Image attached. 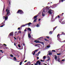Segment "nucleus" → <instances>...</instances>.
<instances>
[{
    "label": "nucleus",
    "mask_w": 65,
    "mask_h": 65,
    "mask_svg": "<svg viewBox=\"0 0 65 65\" xmlns=\"http://www.w3.org/2000/svg\"><path fill=\"white\" fill-rule=\"evenodd\" d=\"M20 13V14H24V12L21 9H19L17 12V13Z\"/></svg>",
    "instance_id": "1"
},
{
    "label": "nucleus",
    "mask_w": 65,
    "mask_h": 65,
    "mask_svg": "<svg viewBox=\"0 0 65 65\" xmlns=\"http://www.w3.org/2000/svg\"><path fill=\"white\" fill-rule=\"evenodd\" d=\"M39 64V65H40L41 64V62L39 60H38L36 62V63L34 64L35 65H38Z\"/></svg>",
    "instance_id": "2"
},
{
    "label": "nucleus",
    "mask_w": 65,
    "mask_h": 65,
    "mask_svg": "<svg viewBox=\"0 0 65 65\" xmlns=\"http://www.w3.org/2000/svg\"><path fill=\"white\" fill-rule=\"evenodd\" d=\"M6 12H7V15H8L10 14V10L9 9L8 10V9H7L6 11Z\"/></svg>",
    "instance_id": "3"
},
{
    "label": "nucleus",
    "mask_w": 65,
    "mask_h": 65,
    "mask_svg": "<svg viewBox=\"0 0 65 65\" xmlns=\"http://www.w3.org/2000/svg\"><path fill=\"white\" fill-rule=\"evenodd\" d=\"M34 42H35L36 43H41L43 45H44V43L43 42H39V41L35 40Z\"/></svg>",
    "instance_id": "4"
},
{
    "label": "nucleus",
    "mask_w": 65,
    "mask_h": 65,
    "mask_svg": "<svg viewBox=\"0 0 65 65\" xmlns=\"http://www.w3.org/2000/svg\"><path fill=\"white\" fill-rule=\"evenodd\" d=\"M42 16L43 17H44L45 14V10H44L43 11V12H42Z\"/></svg>",
    "instance_id": "5"
},
{
    "label": "nucleus",
    "mask_w": 65,
    "mask_h": 65,
    "mask_svg": "<svg viewBox=\"0 0 65 65\" xmlns=\"http://www.w3.org/2000/svg\"><path fill=\"white\" fill-rule=\"evenodd\" d=\"M38 51V49H37L35 50V51L32 52V54H33V55L34 56L35 55V52H37Z\"/></svg>",
    "instance_id": "6"
},
{
    "label": "nucleus",
    "mask_w": 65,
    "mask_h": 65,
    "mask_svg": "<svg viewBox=\"0 0 65 65\" xmlns=\"http://www.w3.org/2000/svg\"><path fill=\"white\" fill-rule=\"evenodd\" d=\"M13 36V32H11L10 33L8 37H11V36L12 35Z\"/></svg>",
    "instance_id": "7"
},
{
    "label": "nucleus",
    "mask_w": 65,
    "mask_h": 65,
    "mask_svg": "<svg viewBox=\"0 0 65 65\" xmlns=\"http://www.w3.org/2000/svg\"><path fill=\"white\" fill-rule=\"evenodd\" d=\"M48 13L50 14H52V13H53V10L51 9H50L48 11Z\"/></svg>",
    "instance_id": "8"
},
{
    "label": "nucleus",
    "mask_w": 65,
    "mask_h": 65,
    "mask_svg": "<svg viewBox=\"0 0 65 65\" xmlns=\"http://www.w3.org/2000/svg\"><path fill=\"white\" fill-rule=\"evenodd\" d=\"M9 15H6V17H5V21H6L7 19H8V17L9 16Z\"/></svg>",
    "instance_id": "9"
},
{
    "label": "nucleus",
    "mask_w": 65,
    "mask_h": 65,
    "mask_svg": "<svg viewBox=\"0 0 65 65\" xmlns=\"http://www.w3.org/2000/svg\"><path fill=\"white\" fill-rule=\"evenodd\" d=\"M27 25H28V23L26 24L25 25H22V26H21L20 28H21V29H22V27H25L26 26H27Z\"/></svg>",
    "instance_id": "10"
},
{
    "label": "nucleus",
    "mask_w": 65,
    "mask_h": 65,
    "mask_svg": "<svg viewBox=\"0 0 65 65\" xmlns=\"http://www.w3.org/2000/svg\"><path fill=\"white\" fill-rule=\"evenodd\" d=\"M31 64V62L30 61H28L27 62V64L26 63V65H30Z\"/></svg>",
    "instance_id": "11"
},
{
    "label": "nucleus",
    "mask_w": 65,
    "mask_h": 65,
    "mask_svg": "<svg viewBox=\"0 0 65 65\" xmlns=\"http://www.w3.org/2000/svg\"><path fill=\"white\" fill-rule=\"evenodd\" d=\"M57 18H58V19H59V18H60V15H58L57 17H56L55 18V19H57Z\"/></svg>",
    "instance_id": "12"
},
{
    "label": "nucleus",
    "mask_w": 65,
    "mask_h": 65,
    "mask_svg": "<svg viewBox=\"0 0 65 65\" xmlns=\"http://www.w3.org/2000/svg\"><path fill=\"white\" fill-rule=\"evenodd\" d=\"M27 24H28V27H29L30 26V25L31 24V23L29 22L28 23H27Z\"/></svg>",
    "instance_id": "13"
},
{
    "label": "nucleus",
    "mask_w": 65,
    "mask_h": 65,
    "mask_svg": "<svg viewBox=\"0 0 65 65\" xmlns=\"http://www.w3.org/2000/svg\"><path fill=\"white\" fill-rule=\"evenodd\" d=\"M27 29H28V30H29V31H31V28H28Z\"/></svg>",
    "instance_id": "14"
},
{
    "label": "nucleus",
    "mask_w": 65,
    "mask_h": 65,
    "mask_svg": "<svg viewBox=\"0 0 65 65\" xmlns=\"http://www.w3.org/2000/svg\"><path fill=\"white\" fill-rule=\"evenodd\" d=\"M57 56L55 55V59L57 61Z\"/></svg>",
    "instance_id": "15"
},
{
    "label": "nucleus",
    "mask_w": 65,
    "mask_h": 65,
    "mask_svg": "<svg viewBox=\"0 0 65 65\" xmlns=\"http://www.w3.org/2000/svg\"><path fill=\"white\" fill-rule=\"evenodd\" d=\"M28 37H29L30 38H31V35H30V34H29L28 35Z\"/></svg>",
    "instance_id": "16"
},
{
    "label": "nucleus",
    "mask_w": 65,
    "mask_h": 65,
    "mask_svg": "<svg viewBox=\"0 0 65 65\" xmlns=\"http://www.w3.org/2000/svg\"><path fill=\"white\" fill-rule=\"evenodd\" d=\"M13 59L14 60H15L16 61H17V58H16V57H13Z\"/></svg>",
    "instance_id": "17"
},
{
    "label": "nucleus",
    "mask_w": 65,
    "mask_h": 65,
    "mask_svg": "<svg viewBox=\"0 0 65 65\" xmlns=\"http://www.w3.org/2000/svg\"><path fill=\"white\" fill-rule=\"evenodd\" d=\"M37 20V18L35 19V20H34L33 22H36V20Z\"/></svg>",
    "instance_id": "18"
},
{
    "label": "nucleus",
    "mask_w": 65,
    "mask_h": 65,
    "mask_svg": "<svg viewBox=\"0 0 65 65\" xmlns=\"http://www.w3.org/2000/svg\"><path fill=\"white\" fill-rule=\"evenodd\" d=\"M52 7H56V6L55 4H54L52 6Z\"/></svg>",
    "instance_id": "19"
},
{
    "label": "nucleus",
    "mask_w": 65,
    "mask_h": 65,
    "mask_svg": "<svg viewBox=\"0 0 65 65\" xmlns=\"http://www.w3.org/2000/svg\"><path fill=\"white\" fill-rule=\"evenodd\" d=\"M37 18V15H36L34 17V19H36V18Z\"/></svg>",
    "instance_id": "20"
},
{
    "label": "nucleus",
    "mask_w": 65,
    "mask_h": 65,
    "mask_svg": "<svg viewBox=\"0 0 65 65\" xmlns=\"http://www.w3.org/2000/svg\"><path fill=\"white\" fill-rule=\"evenodd\" d=\"M54 18L53 17H52L51 20L52 21H54Z\"/></svg>",
    "instance_id": "21"
},
{
    "label": "nucleus",
    "mask_w": 65,
    "mask_h": 65,
    "mask_svg": "<svg viewBox=\"0 0 65 65\" xmlns=\"http://www.w3.org/2000/svg\"><path fill=\"white\" fill-rule=\"evenodd\" d=\"M44 40L45 41H49V40H47L46 38L44 39Z\"/></svg>",
    "instance_id": "22"
},
{
    "label": "nucleus",
    "mask_w": 65,
    "mask_h": 65,
    "mask_svg": "<svg viewBox=\"0 0 65 65\" xmlns=\"http://www.w3.org/2000/svg\"><path fill=\"white\" fill-rule=\"evenodd\" d=\"M4 25H5V24H3V25H2L0 27H3V26H4Z\"/></svg>",
    "instance_id": "23"
},
{
    "label": "nucleus",
    "mask_w": 65,
    "mask_h": 65,
    "mask_svg": "<svg viewBox=\"0 0 65 65\" xmlns=\"http://www.w3.org/2000/svg\"><path fill=\"white\" fill-rule=\"evenodd\" d=\"M43 59H45L46 58V56H44L43 57Z\"/></svg>",
    "instance_id": "24"
},
{
    "label": "nucleus",
    "mask_w": 65,
    "mask_h": 65,
    "mask_svg": "<svg viewBox=\"0 0 65 65\" xmlns=\"http://www.w3.org/2000/svg\"><path fill=\"white\" fill-rule=\"evenodd\" d=\"M18 46L20 48L21 47V45L20 44H19L18 45Z\"/></svg>",
    "instance_id": "25"
},
{
    "label": "nucleus",
    "mask_w": 65,
    "mask_h": 65,
    "mask_svg": "<svg viewBox=\"0 0 65 65\" xmlns=\"http://www.w3.org/2000/svg\"><path fill=\"white\" fill-rule=\"evenodd\" d=\"M57 26H56V27H54V28H53L54 31V30H55V29H56V28H57Z\"/></svg>",
    "instance_id": "26"
},
{
    "label": "nucleus",
    "mask_w": 65,
    "mask_h": 65,
    "mask_svg": "<svg viewBox=\"0 0 65 65\" xmlns=\"http://www.w3.org/2000/svg\"><path fill=\"white\" fill-rule=\"evenodd\" d=\"M60 35L59 34H58V35H57V38H59V37H60V36H59V35Z\"/></svg>",
    "instance_id": "27"
},
{
    "label": "nucleus",
    "mask_w": 65,
    "mask_h": 65,
    "mask_svg": "<svg viewBox=\"0 0 65 65\" xmlns=\"http://www.w3.org/2000/svg\"><path fill=\"white\" fill-rule=\"evenodd\" d=\"M49 34H52V31H51L49 32Z\"/></svg>",
    "instance_id": "28"
},
{
    "label": "nucleus",
    "mask_w": 65,
    "mask_h": 65,
    "mask_svg": "<svg viewBox=\"0 0 65 65\" xmlns=\"http://www.w3.org/2000/svg\"><path fill=\"white\" fill-rule=\"evenodd\" d=\"M48 55H52V53H50H50L48 54Z\"/></svg>",
    "instance_id": "29"
},
{
    "label": "nucleus",
    "mask_w": 65,
    "mask_h": 65,
    "mask_svg": "<svg viewBox=\"0 0 65 65\" xmlns=\"http://www.w3.org/2000/svg\"><path fill=\"white\" fill-rule=\"evenodd\" d=\"M36 27H39V24H37L36 25Z\"/></svg>",
    "instance_id": "30"
},
{
    "label": "nucleus",
    "mask_w": 65,
    "mask_h": 65,
    "mask_svg": "<svg viewBox=\"0 0 65 65\" xmlns=\"http://www.w3.org/2000/svg\"><path fill=\"white\" fill-rule=\"evenodd\" d=\"M40 61H41V62H44V60H40Z\"/></svg>",
    "instance_id": "31"
},
{
    "label": "nucleus",
    "mask_w": 65,
    "mask_h": 65,
    "mask_svg": "<svg viewBox=\"0 0 65 65\" xmlns=\"http://www.w3.org/2000/svg\"><path fill=\"white\" fill-rule=\"evenodd\" d=\"M40 12H39L38 14L37 15V17H38V16H39V15L40 14Z\"/></svg>",
    "instance_id": "32"
},
{
    "label": "nucleus",
    "mask_w": 65,
    "mask_h": 65,
    "mask_svg": "<svg viewBox=\"0 0 65 65\" xmlns=\"http://www.w3.org/2000/svg\"><path fill=\"white\" fill-rule=\"evenodd\" d=\"M50 59L49 58L48 59H47V60L46 61L47 62L48 61H50Z\"/></svg>",
    "instance_id": "33"
},
{
    "label": "nucleus",
    "mask_w": 65,
    "mask_h": 65,
    "mask_svg": "<svg viewBox=\"0 0 65 65\" xmlns=\"http://www.w3.org/2000/svg\"><path fill=\"white\" fill-rule=\"evenodd\" d=\"M22 62L21 61L20 63V65H22Z\"/></svg>",
    "instance_id": "34"
},
{
    "label": "nucleus",
    "mask_w": 65,
    "mask_h": 65,
    "mask_svg": "<svg viewBox=\"0 0 65 65\" xmlns=\"http://www.w3.org/2000/svg\"><path fill=\"white\" fill-rule=\"evenodd\" d=\"M10 56L12 57H13V55L12 54L10 55Z\"/></svg>",
    "instance_id": "35"
},
{
    "label": "nucleus",
    "mask_w": 65,
    "mask_h": 65,
    "mask_svg": "<svg viewBox=\"0 0 65 65\" xmlns=\"http://www.w3.org/2000/svg\"><path fill=\"white\" fill-rule=\"evenodd\" d=\"M35 55L37 56H39V54H38V53H37V54H36Z\"/></svg>",
    "instance_id": "36"
},
{
    "label": "nucleus",
    "mask_w": 65,
    "mask_h": 65,
    "mask_svg": "<svg viewBox=\"0 0 65 65\" xmlns=\"http://www.w3.org/2000/svg\"><path fill=\"white\" fill-rule=\"evenodd\" d=\"M58 61L59 62H60V58H59L58 60Z\"/></svg>",
    "instance_id": "37"
},
{
    "label": "nucleus",
    "mask_w": 65,
    "mask_h": 65,
    "mask_svg": "<svg viewBox=\"0 0 65 65\" xmlns=\"http://www.w3.org/2000/svg\"><path fill=\"white\" fill-rule=\"evenodd\" d=\"M57 55H61V53H57Z\"/></svg>",
    "instance_id": "38"
},
{
    "label": "nucleus",
    "mask_w": 65,
    "mask_h": 65,
    "mask_svg": "<svg viewBox=\"0 0 65 65\" xmlns=\"http://www.w3.org/2000/svg\"><path fill=\"white\" fill-rule=\"evenodd\" d=\"M50 47V46L49 45H48L47 46V47L48 48H49V47Z\"/></svg>",
    "instance_id": "39"
},
{
    "label": "nucleus",
    "mask_w": 65,
    "mask_h": 65,
    "mask_svg": "<svg viewBox=\"0 0 65 65\" xmlns=\"http://www.w3.org/2000/svg\"><path fill=\"white\" fill-rule=\"evenodd\" d=\"M43 37H41L39 38V39H40L41 38H42V39L43 38Z\"/></svg>",
    "instance_id": "40"
},
{
    "label": "nucleus",
    "mask_w": 65,
    "mask_h": 65,
    "mask_svg": "<svg viewBox=\"0 0 65 65\" xmlns=\"http://www.w3.org/2000/svg\"><path fill=\"white\" fill-rule=\"evenodd\" d=\"M52 52H56V51H55V50H53L52 51Z\"/></svg>",
    "instance_id": "41"
},
{
    "label": "nucleus",
    "mask_w": 65,
    "mask_h": 65,
    "mask_svg": "<svg viewBox=\"0 0 65 65\" xmlns=\"http://www.w3.org/2000/svg\"><path fill=\"white\" fill-rule=\"evenodd\" d=\"M18 32L19 33H20V34H21V31H19Z\"/></svg>",
    "instance_id": "42"
},
{
    "label": "nucleus",
    "mask_w": 65,
    "mask_h": 65,
    "mask_svg": "<svg viewBox=\"0 0 65 65\" xmlns=\"http://www.w3.org/2000/svg\"><path fill=\"white\" fill-rule=\"evenodd\" d=\"M46 37L47 38H48H48H50V37H49L48 36H46Z\"/></svg>",
    "instance_id": "43"
},
{
    "label": "nucleus",
    "mask_w": 65,
    "mask_h": 65,
    "mask_svg": "<svg viewBox=\"0 0 65 65\" xmlns=\"http://www.w3.org/2000/svg\"><path fill=\"white\" fill-rule=\"evenodd\" d=\"M65 58H64V59H63L62 60H61V61H65Z\"/></svg>",
    "instance_id": "44"
},
{
    "label": "nucleus",
    "mask_w": 65,
    "mask_h": 65,
    "mask_svg": "<svg viewBox=\"0 0 65 65\" xmlns=\"http://www.w3.org/2000/svg\"><path fill=\"white\" fill-rule=\"evenodd\" d=\"M14 45H15V46H17L16 45V44H15V42L14 43Z\"/></svg>",
    "instance_id": "45"
},
{
    "label": "nucleus",
    "mask_w": 65,
    "mask_h": 65,
    "mask_svg": "<svg viewBox=\"0 0 65 65\" xmlns=\"http://www.w3.org/2000/svg\"><path fill=\"white\" fill-rule=\"evenodd\" d=\"M17 33H18V32L17 31H16L15 32H14L15 34Z\"/></svg>",
    "instance_id": "46"
},
{
    "label": "nucleus",
    "mask_w": 65,
    "mask_h": 65,
    "mask_svg": "<svg viewBox=\"0 0 65 65\" xmlns=\"http://www.w3.org/2000/svg\"><path fill=\"white\" fill-rule=\"evenodd\" d=\"M40 51H39V52L38 53V55H39V54H40Z\"/></svg>",
    "instance_id": "47"
},
{
    "label": "nucleus",
    "mask_w": 65,
    "mask_h": 65,
    "mask_svg": "<svg viewBox=\"0 0 65 65\" xmlns=\"http://www.w3.org/2000/svg\"><path fill=\"white\" fill-rule=\"evenodd\" d=\"M5 13V11H3V13H2L3 14Z\"/></svg>",
    "instance_id": "48"
},
{
    "label": "nucleus",
    "mask_w": 65,
    "mask_h": 65,
    "mask_svg": "<svg viewBox=\"0 0 65 65\" xmlns=\"http://www.w3.org/2000/svg\"><path fill=\"white\" fill-rule=\"evenodd\" d=\"M38 45H40V44H37L35 45V46H37Z\"/></svg>",
    "instance_id": "49"
},
{
    "label": "nucleus",
    "mask_w": 65,
    "mask_h": 65,
    "mask_svg": "<svg viewBox=\"0 0 65 65\" xmlns=\"http://www.w3.org/2000/svg\"><path fill=\"white\" fill-rule=\"evenodd\" d=\"M21 28L20 27H19L18 28V30H20Z\"/></svg>",
    "instance_id": "50"
},
{
    "label": "nucleus",
    "mask_w": 65,
    "mask_h": 65,
    "mask_svg": "<svg viewBox=\"0 0 65 65\" xmlns=\"http://www.w3.org/2000/svg\"><path fill=\"white\" fill-rule=\"evenodd\" d=\"M63 14H64V13H62V14H61V15L62 16H63Z\"/></svg>",
    "instance_id": "51"
},
{
    "label": "nucleus",
    "mask_w": 65,
    "mask_h": 65,
    "mask_svg": "<svg viewBox=\"0 0 65 65\" xmlns=\"http://www.w3.org/2000/svg\"><path fill=\"white\" fill-rule=\"evenodd\" d=\"M3 45H5V46H7V45L4 44H3Z\"/></svg>",
    "instance_id": "52"
},
{
    "label": "nucleus",
    "mask_w": 65,
    "mask_h": 65,
    "mask_svg": "<svg viewBox=\"0 0 65 65\" xmlns=\"http://www.w3.org/2000/svg\"><path fill=\"white\" fill-rule=\"evenodd\" d=\"M27 30H26V29H25L24 30V31H25V32L26 31H27Z\"/></svg>",
    "instance_id": "53"
},
{
    "label": "nucleus",
    "mask_w": 65,
    "mask_h": 65,
    "mask_svg": "<svg viewBox=\"0 0 65 65\" xmlns=\"http://www.w3.org/2000/svg\"><path fill=\"white\" fill-rule=\"evenodd\" d=\"M62 34H63V35H65V34L64 33V32H62Z\"/></svg>",
    "instance_id": "54"
},
{
    "label": "nucleus",
    "mask_w": 65,
    "mask_h": 65,
    "mask_svg": "<svg viewBox=\"0 0 65 65\" xmlns=\"http://www.w3.org/2000/svg\"><path fill=\"white\" fill-rule=\"evenodd\" d=\"M37 59H39V57H37Z\"/></svg>",
    "instance_id": "55"
},
{
    "label": "nucleus",
    "mask_w": 65,
    "mask_h": 65,
    "mask_svg": "<svg viewBox=\"0 0 65 65\" xmlns=\"http://www.w3.org/2000/svg\"><path fill=\"white\" fill-rule=\"evenodd\" d=\"M41 20V19H39V21H40Z\"/></svg>",
    "instance_id": "56"
},
{
    "label": "nucleus",
    "mask_w": 65,
    "mask_h": 65,
    "mask_svg": "<svg viewBox=\"0 0 65 65\" xmlns=\"http://www.w3.org/2000/svg\"><path fill=\"white\" fill-rule=\"evenodd\" d=\"M3 11H4V9H3Z\"/></svg>",
    "instance_id": "57"
},
{
    "label": "nucleus",
    "mask_w": 65,
    "mask_h": 65,
    "mask_svg": "<svg viewBox=\"0 0 65 65\" xmlns=\"http://www.w3.org/2000/svg\"><path fill=\"white\" fill-rule=\"evenodd\" d=\"M27 60H26L24 61V62H27Z\"/></svg>",
    "instance_id": "58"
},
{
    "label": "nucleus",
    "mask_w": 65,
    "mask_h": 65,
    "mask_svg": "<svg viewBox=\"0 0 65 65\" xmlns=\"http://www.w3.org/2000/svg\"><path fill=\"white\" fill-rule=\"evenodd\" d=\"M4 8L3 9H4L5 8V6H4L5 5H4Z\"/></svg>",
    "instance_id": "59"
},
{
    "label": "nucleus",
    "mask_w": 65,
    "mask_h": 65,
    "mask_svg": "<svg viewBox=\"0 0 65 65\" xmlns=\"http://www.w3.org/2000/svg\"><path fill=\"white\" fill-rule=\"evenodd\" d=\"M14 39H15V40H17V39L16 38H15V37H14Z\"/></svg>",
    "instance_id": "60"
},
{
    "label": "nucleus",
    "mask_w": 65,
    "mask_h": 65,
    "mask_svg": "<svg viewBox=\"0 0 65 65\" xmlns=\"http://www.w3.org/2000/svg\"><path fill=\"white\" fill-rule=\"evenodd\" d=\"M0 52H2V50H0Z\"/></svg>",
    "instance_id": "61"
},
{
    "label": "nucleus",
    "mask_w": 65,
    "mask_h": 65,
    "mask_svg": "<svg viewBox=\"0 0 65 65\" xmlns=\"http://www.w3.org/2000/svg\"><path fill=\"white\" fill-rule=\"evenodd\" d=\"M5 21L3 23H4H4H5Z\"/></svg>",
    "instance_id": "62"
},
{
    "label": "nucleus",
    "mask_w": 65,
    "mask_h": 65,
    "mask_svg": "<svg viewBox=\"0 0 65 65\" xmlns=\"http://www.w3.org/2000/svg\"><path fill=\"white\" fill-rule=\"evenodd\" d=\"M9 4L10 5V2H9Z\"/></svg>",
    "instance_id": "63"
},
{
    "label": "nucleus",
    "mask_w": 65,
    "mask_h": 65,
    "mask_svg": "<svg viewBox=\"0 0 65 65\" xmlns=\"http://www.w3.org/2000/svg\"><path fill=\"white\" fill-rule=\"evenodd\" d=\"M61 1H60L59 2H61Z\"/></svg>",
    "instance_id": "64"
}]
</instances>
